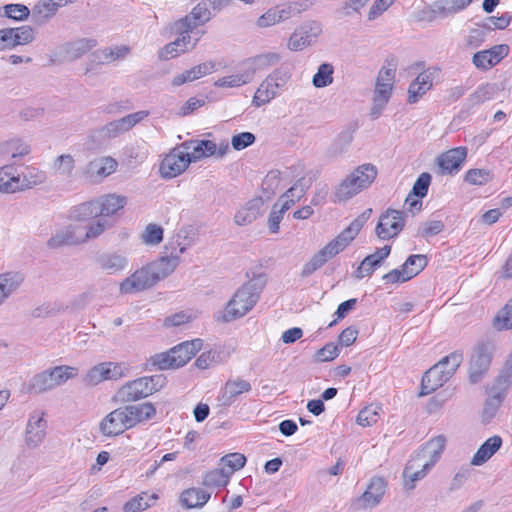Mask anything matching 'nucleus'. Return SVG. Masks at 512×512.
<instances>
[{
	"label": "nucleus",
	"mask_w": 512,
	"mask_h": 512,
	"mask_svg": "<svg viewBox=\"0 0 512 512\" xmlns=\"http://www.w3.org/2000/svg\"><path fill=\"white\" fill-rule=\"evenodd\" d=\"M210 493L200 488H189L182 492L180 501L187 508L202 507L210 499Z\"/></svg>",
	"instance_id": "a18cd8bd"
},
{
	"label": "nucleus",
	"mask_w": 512,
	"mask_h": 512,
	"mask_svg": "<svg viewBox=\"0 0 512 512\" xmlns=\"http://www.w3.org/2000/svg\"><path fill=\"white\" fill-rule=\"evenodd\" d=\"M193 162L186 150L174 149L162 160L160 173L164 178L171 179L183 173Z\"/></svg>",
	"instance_id": "dca6fc26"
},
{
	"label": "nucleus",
	"mask_w": 512,
	"mask_h": 512,
	"mask_svg": "<svg viewBox=\"0 0 512 512\" xmlns=\"http://www.w3.org/2000/svg\"><path fill=\"white\" fill-rule=\"evenodd\" d=\"M503 441L499 435L488 438L474 454L471 464L480 466L487 462L502 446Z\"/></svg>",
	"instance_id": "f704fd0d"
},
{
	"label": "nucleus",
	"mask_w": 512,
	"mask_h": 512,
	"mask_svg": "<svg viewBox=\"0 0 512 512\" xmlns=\"http://www.w3.org/2000/svg\"><path fill=\"white\" fill-rule=\"evenodd\" d=\"M463 361V354L459 351L443 357L437 364L427 370L421 381L420 396L433 393L442 387L457 371Z\"/></svg>",
	"instance_id": "7ed1b4c3"
},
{
	"label": "nucleus",
	"mask_w": 512,
	"mask_h": 512,
	"mask_svg": "<svg viewBox=\"0 0 512 512\" xmlns=\"http://www.w3.org/2000/svg\"><path fill=\"white\" fill-rule=\"evenodd\" d=\"M130 53L126 45L110 46L98 49L91 54V61L96 65L110 64L117 60H123Z\"/></svg>",
	"instance_id": "c85d7f7f"
},
{
	"label": "nucleus",
	"mask_w": 512,
	"mask_h": 512,
	"mask_svg": "<svg viewBox=\"0 0 512 512\" xmlns=\"http://www.w3.org/2000/svg\"><path fill=\"white\" fill-rule=\"evenodd\" d=\"M230 476L226 472V468L220 466L207 472L203 478V485L206 487H223L229 481Z\"/></svg>",
	"instance_id": "de8ad7c7"
},
{
	"label": "nucleus",
	"mask_w": 512,
	"mask_h": 512,
	"mask_svg": "<svg viewBox=\"0 0 512 512\" xmlns=\"http://www.w3.org/2000/svg\"><path fill=\"white\" fill-rule=\"evenodd\" d=\"M98 207L99 206L96 202V199L83 202L71 209L70 218L75 221H88L90 219L96 218L100 216Z\"/></svg>",
	"instance_id": "c03bdc74"
},
{
	"label": "nucleus",
	"mask_w": 512,
	"mask_h": 512,
	"mask_svg": "<svg viewBox=\"0 0 512 512\" xmlns=\"http://www.w3.org/2000/svg\"><path fill=\"white\" fill-rule=\"evenodd\" d=\"M494 327L497 330L512 329V299L496 315Z\"/></svg>",
	"instance_id": "5fc2aeb1"
},
{
	"label": "nucleus",
	"mask_w": 512,
	"mask_h": 512,
	"mask_svg": "<svg viewBox=\"0 0 512 512\" xmlns=\"http://www.w3.org/2000/svg\"><path fill=\"white\" fill-rule=\"evenodd\" d=\"M124 363L102 362L88 370L84 381L90 386H96L106 380H118L126 375Z\"/></svg>",
	"instance_id": "9d476101"
},
{
	"label": "nucleus",
	"mask_w": 512,
	"mask_h": 512,
	"mask_svg": "<svg viewBox=\"0 0 512 512\" xmlns=\"http://www.w3.org/2000/svg\"><path fill=\"white\" fill-rule=\"evenodd\" d=\"M345 247L336 238L331 240L321 250L314 254L311 259L303 266L301 277L310 276L316 270L321 268L329 259L342 252Z\"/></svg>",
	"instance_id": "a211bd4d"
},
{
	"label": "nucleus",
	"mask_w": 512,
	"mask_h": 512,
	"mask_svg": "<svg viewBox=\"0 0 512 512\" xmlns=\"http://www.w3.org/2000/svg\"><path fill=\"white\" fill-rule=\"evenodd\" d=\"M46 421L42 415L34 413L30 416L26 427V443L28 446L37 447L45 438Z\"/></svg>",
	"instance_id": "7c9ffc66"
},
{
	"label": "nucleus",
	"mask_w": 512,
	"mask_h": 512,
	"mask_svg": "<svg viewBox=\"0 0 512 512\" xmlns=\"http://www.w3.org/2000/svg\"><path fill=\"white\" fill-rule=\"evenodd\" d=\"M98 204V212L102 217L115 215L119 210L123 209L127 203V197L118 194H107L96 199Z\"/></svg>",
	"instance_id": "473e14b6"
},
{
	"label": "nucleus",
	"mask_w": 512,
	"mask_h": 512,
	"mask_svg": "<svg viewBox=\"0 0 512 512\" xmlns=\"http://www.w3.org/2000/svg\"><path fill=\"white\" fill-rule=\"evenodd\" d=\"M43 181V174L35 175L33 180H29L28 177L25 176L24 180L21 181L19 176L14 175L13 165H4L0 168V192L3 193H14L25 187L42 183Z\"/></svg>",
	"instance_id": "ddd939ff"
},
{
	"label": "nucleus",
	"mask_w": 512,
	"mask_h": 512,
	"mask_svg": "<svg viewBox=\"0 0 512 512\" xmlns=\"http://www.w3.org/2000/svg\"><path fill=\"white\" fill-rule=\"evenodd\" d=\"M187 347L183 342L170 349L171 358L176 363V368L184 366L191 359V352H188Z\"/></svg>",
	"instance_id": "774afa93"
},
{
	"label": "nucleus",
	"mask_w": 512,
	"mask_h": 512,
	"mask_svg": "<svg viewBox=\"0 0 512 512\" xmlns=\"http://www.w3.org/2000/svg\"><path fill=\"white\" fill-rule=\"evenodd\" d=\"M432 85V74L428 71L421 72L409 86V103H416L421 96L432 88Z\"/></svg>",
	"instance_id": "58836bf2"
},
{
	"label": "nucleus",
	"mask_w": 512,
	"mask_h": 512,
	"mask_svg": "<svg viewBox=\"0 0 512 512\" xmlns=\"http://www.w3.org/2000/svg\"><path fill=\"white\" fill-rule=\"evenodd\" d=\"M443 229L444 223L441 220H430L420 225L418 235L423 238H429L438 235Z\"/></svg>",
	"instance_id": "e2e57ef3"
},
{
	"label": "nucleus",
	"mask_w": 512,
	"mask_h": 512,
	"mask_svg": "<svg viewBox=\"0 0 512 512\" xmlns=\"http://www.w3.org/2000/svg\"><path fill=\"white\" fill-rule=\"evenodd\" d=\"M125 411L131 428L137 424L148 421L156 415V408L151 402L137 405H126Z\"/></svg>",
	"instance_id": "2f4dec72"
},
{
	"label": "nucleus",
	"mask_w": 512,
	"mask_h": 512,
	"mask_svg": "<svg viewBox=\"0 0 512 512\" xmlns=\"http://www.w3.org/2000/svg\"><path fill=\"white\" fill-rule=\"evenodd\" d=\"M15 46L31 43L35 38L34 29L28 25L13 28Z\"/></svg>",
	"instance_id": "338daca9"
},
{
	"label": "nucleus",
	"mask_w": 512,
	"mask_h": 512,
	"mask_svg": "<svg viewBox=\"0 0 512 512\" xmlns=\"http://www.w3.org/2000/svg\"><path fill=\"white\" fill-rule=\"evenodd\" d=\"M472 3V0H438L433 5V12L442 17L453 15Z\"/></svg>",
	"instance_id": "79ce46f5"
},
{
	"label": "nucleus",
	"mask_w": 512,
	"mask_h": 512,
	"mask_svg": "<svg viewBox=\"0 0 512 512\" xmlns=\"http://www.w3.org/2000/svg\"><path fill=\"white\" fill-rule=\"evenodd\" d=\"M30 151V146L20 139H12L0 145V154L9 156L11 159L24 157L28 155Z\"/></svg>",
	"instance_id": "37998d69"
},
{
	"label": "nucleus",
	"mask_w": 512,
	"mask_h": 512,
	"mask_svg": "<svg viewBox=\"0 0 512 512\" xmlns=\"http://www.w3.org/2000/svg\"><path fill=\"white\" fill-rule=\"evenodd\" d=\"M267 279L264 273L254 275L245 282L233 295L226 305V311L222 316L223 321L230 322L246 315L256 305L260 294L266 285Z\"/></svg>",
	"instance_id": "f03ea898"
},
{
	"label": "nucleus",
	"mask_w": 512,
	"mask_h": 512,
	"mask_svg": "<svg viewBox=\"0 0 512 512\" xmlns=\"http://www.w3.org/2000/svg\"><path fill=\"white\" fill-rule=\"evenodd\" d=\"M445 442L446 440L442 435L431 439L408 461L403 471L405 485L408 489H413L415 487L414 483L424 478L440 459Z\"/></svg>",
	"instance_id": "f257e3e1"
},
{
	"label": "nucleus",
	"mask_w": 512,
	"mask_h": 512,
	"mask_svg": "<svg viewBox=\"0 0 512 512\" xmlns=\"http://www.w3.org/2000/svg\"><path fill=\"white\" fill-rule=\"evenodd\" d=\"M78 244H81L79 225H68L62 229H59L47 241V247L50 249H58L63 246Z\"/></svg>",
	"instance_id": "a878e982"
},
{
	"label": "nucleus",
	"mask_w": 512,
	"mask_h": 512,
	"mask_svg": "<svg viewBox=\"0 0 512 512\" xmlns=\"http://www.w3.org/2000/svg\"><path fill=\"white\" fill-rule=\"evenodd\" d=\"M512 387V353L506 360L503 368L493 381L486 387L487 395L505 400L509 389Z\"/></svg>",
	"instance_id": "412c9836"
},
{
	"label": "nucleus",
	"mask_w": 512,
	"mask_h": 512,
	"mask_svg": "<svg viewBox=\"0 0 512 512\" xmlns=\"http://www.w3.org/2000/svg\"><path fill=\"white\" fill-rule=\"evenodd\" d=\"M78 375V369L72 366L60 365L44 370L32 377L28 391L31 393H44L63 385L69 379Z\"/></svg>",
	"instance_id": "39448f33"
},
{
	"label": "nucleus",
	"mask_w": 512,
	"mask_h": 512,
	"mask_svg": "<svg viewBox=\"0 0 512 512\" xmlns=\"http://www.w3.org/2000/svg\"><path fill=\"white\" fill-rule=\"evenodd\" d=\"M492 179L488 169H470L464 176V181L471 185H484Z\"/></svg>",
	"instance_id": "4d7b16f0"
},
{
	"label": "nucleus",
	"mask_w": 512,
	"mask_h": 512,
	"mask_svg": "<svg viewBox=\"0 0 512 512\" xmlns=\"http://www.w3.org/2000/svg\"><path fill=\"white\" fill-rule=\"evenodd\" d=\"M130 428L124 406L107 414L99 425L100 432L106 437L118 436Z\"/></svg>",
	"instance_id": "6ab92c4d"
},
{
	"label": "nucleus",
	"mask_w": 512,
	"mask_h": 512,
	"mask_svg": "<svg viewBox=\"0 0 512 512\" xmlns=\"http://www.w3.org/2000/svg\"><path fill=\"white\" fill-rule=\"evenodd\" d=\"M432 176L428 172L421 173L416 179L412 191L410 192L413 196L418 198H424L431 184Z\"/></svg>",
	"instance_id": "bf43d9fd"
},
{
	"label": "nucleus",
	"mask_w": 512,
	"mask_h": 512,
	"mask_svg": "<svg viewBox=\"0 0 512 512\" xmlns=\"http://www.w3.org/2000/svg\"><path fill=\"white\" fill-rule=\"evenodd\" d=\"M251 389V383L245 379L240 377L228 379L216 398L218 406H231L240 395L250 392Z\"/></svg>",
	"instance_id": "f3484780"
},
{
	"label": "nucleus",
	"mask_w": 512,
	"mask_h": 512,
	"mask_svg": "<svg viewBox=\"0 0 512 512\" xmlns=\"http://www.w3.org/2000/svg\"><path fill=\"white\" fill-rule=\"evenodd\" d=\"M96 46L97 41L93 38H79L61 45L56 55L61 61L72 62L81 58Z\"/></svg>",
	"instance_id": "aec40b11"
},
{
	"label": "nucleus",
	"mask_w": 512,
	"mask_h": 512,
	"mask_svg": "<svg viewBox=\"0 0 512 512\" xmlns=\"http://www.w3.org/2000/svg\"><path fill=\"white\" fill-rule=\"evenodd\" d=\"M142 240L145 244L157 245L163 240V229L157 224H148L143 235Z\"/></svg>",
	"instance_id": "680f3d73"
},
{
	"label": "nucleus",
	"mask_w": 512,
	"mask_h": 512,
	"mask_svg": "<svg viewBox=\"0 0 512 512\" xmlns=\"http://www.w3.org/2000/svg\"><path fill=\"white\" fill-rule=\"evenodd\" d=\"M386 490V483L381 477H373L367 489L359 497L358 503L362 508H373L378 505Z\"/></svg>",
	"instance_id": "bb28decb"
},
{
	"label": "nucleus",
	"mask_w": 512,
	"mask_h": 512,
	"mask_svg": "<svg viewBox=\"0 0 512 512\" xmlns=\"http://www.w3.org/2000/svg\"><path fill=\"white\" fill-rule=\"evenodd\" d=\"M148 115L149 112L144 110L126 115L120 119L107 123L104 127H102L101 132L106 137L115 138L120 134L129 131L136 124L144 120Z\"/></svg>",
	"instance_id": "4be33fe9"
},
{
	"label": "nucleus",
	"mask_w": 512,
	"mask_h": 512,
	"mask_svg": "<svg viewBox=\"0 0 512 512\" xmlns=\"http://www.w3.org/2000/svg\"><path fill=\"white\" fill-rule=\"evenodd\" d=\"M406 213L404 211L387 209L379 217L375 233L381 240L396 237L405 227Z\"/></svg>",
	"instance_id": "6e6552de"
},
{
	"label": "nucleus",
	"mask_w": 512,
	"mask_h": 512,
	"mask_svg": "<svg viewBox=\"0 0 512 512\" xmlns=\"http://www.w3.org/2000/svg\"><path fill=\"white\" fill-rule=\"evenodd\" d=\"M147 365L156 367L159 370L176 369V363L172 361L170 350L151 356Z\"/></svg>",
	"instance_id": "13d9d810"
},
{
	"label": "nucleus",
	"mask_w": 512,
	"mask_h": 512,
	"mask_svg": "<svg viewBox=\"0 0 512 512\" xmlns=\"http://www.w3.org/2000/svg\"><path fill=\"white\" fill-rule=\"evenodd\" d=\"M97 265L108 272V274H115L124 270L128 264L127 258L118 253H103L96 259Z\"/></svg>",
	"instance_id": "4c0bfd02"
},
{
	"label": "nucleus",
	"mask_w": 512,
	"mask_h": 512,
	"mask_svg": "<svg viewBox=\"0 0 512 512\" xmlns=\"http://www.w3.org/2000/svg\"><path fill=\"white\" fill-rule=\"evenodd\" d=\"M263 201L261 198H254L241 207L234 216V221L239 226L249 225L261 214Z\"/></svg>",
	"instance_id": "72a5a7b5"
},
{
	"label": "nucleus",
	"mask_w": 512,
	"mask_h": 512,
	"mask_svg": "<svg viewBox=\"0 0 512 512\" xmlns=\"http://www.w3.org/2000/svg\"><path fill=\"white\" fill-rule=\"evenodd\" d=\"M216 13L211 9L207 0L200 1L189 15L174 22V29L177 32H192L200 25L209 22Z\"/></svg>",
	"instance_id": "1a4fd4ad"
},
{
	"label": "nucleus",
	"mask_w": 512,
	"mask_h": 512,
	"mask_svg": "<svg viewBox=\"0 0 512 512\" xmlns=\"http://www.w3.org/2000/svg\"><path fill=\"white\" fill-rule=\"evenodd\" d=\"M334 68L329 63H322L313 76L312 83L316 88H324L333 82Z\"/></svg>",
	"instance_id": "603ef678"
},
{
	"label": "nucleus",
	"mask_w": 512,
	"mask_h": 512,
	"mask_svg": "<svg viewBox=\"0 0 512 512\" xmlns=\"http://www.w3.org/2000/svg\"><path fill=\"white\" fill-rule=\"evenodd\" d=\"M180 148L189 152L193 162L216 154L217 144L211 140H187Z\"/></svg>",
	"instance_id": "cd10ccee"
},
{
	"label": "nucleus",
	"mask_w": 512,
	"mask_h": 512,
	"mask_svg": "<svg viewBox=\"0 0 512 512\" xmlns=\"http://www.w3.org/2000/svg\"><path fill=\"white\" fill-rule=\"evenodd\" d=\"M111 226L112 224L104 218L98 219L97 221L91 223L87 228L80 226L81 243H84L89 239L99 237Z\"/></svg>",
	"instance_id": "49530a36"
},
{
	"label": "nucleus",
	"mask_w": 512,
	"mask_h": 512,
	"mask_svg": "<svg viewBox=\"0 0 512 512\" xmlns=\"http://www.w3.org/2000/svg\"><path fill=\"white\" fill-rule=\"evenodd\" d=\"M157 496L155 494L148 496L146 493L139 494L129 501H127L123 506L124 512H140L144 511L150 507L149 500H156Z\"/></svg>",
	"instance_id": "8fccbe9b"
},
{
	"label": "nucleus",
	"mask_w": 512,
	"mask_h": 512,
	"mask_svg": "<svg viewBox=\"0 0 512 512\" xmlns=\"http://www.w3.org/2000/svg\"><path fill=\"white\" fill-rule=\"evenodd\" d=\"M24 275L10 271L0 274V306H2L21 286Z\"/></svg>",
	"instance_id": "c756f323"
},
{
	"label": "nucleus",
	"mask_w": 512,
	"mask_h": 512,
	"mask_svg": "<svg viewBox=\"0 0 512 512\" xmlns=\"http://www.w3.org/2000/svg\"><path fill=\"white\" fill-rule=\"evenodd\" d=\"M178 245L179 251L177 253L171 252L170 256L161 257L148 264L157 282L169 276L179 265V254L186 251V246H182L181 243H178Z\"/></svg>",
	"instance_id": "393cba45"
},
{
	"label": "nucleus",
	"mask_w": 512,
	"mask_h": 512,
	"mask_svg": "<svg viewBox=\"0 0 512 512\" xmlns=\"http://www.w3.org/2000/svg\"><path fill=\"white\" fill-rule=\"evenodd\" d=\"M376 176L377 169L374 165L368 163L358 166L337 186L335 198L339 202L351 199L363 189L368 188Z\"/></svg>",
	"instance_id": "20e7f679"
},
{
	"label": "nucleus",
	"mask_w": 512,
	"mask_h": 512,
	"mask_svg": "<svg viewBox=\"0 0 512 512\" xmlns=\"http://www.w3.org/2000/svg\"><path fill=\"white\" fill-rule=\"evenodd\" d=\"M151 395L146 378L140 377L122 385L115 393L113 399L119 403H131Z\"/></svg>",
	"instance_id": "2eb2a0df"
},
{
	"label": "nucleus",
	"mask_w": 512,
	"mask_h": 512,
	"mask_svg": "<svg viewBox=\"0 0 512 512\" xmlns=\"http://www.w3.org/2000/svg\"><path fill=\"white\" fill-rule=\"evenodd\" d=\"M428 264V259L425 255L415 254L410 255L404 264L403 268L407 271L410 279L417 276Z\"/></svg>",
	"instance_id": "09e8293b"
},
{
	"label": "nucleus",
	"mask_w": 512,
	"mask_h": 512,
	"mask_svg": "<svg viewBox=\"0 0 512 512\" xmlns=\"http://www.w3.org/2000/svg\"><path fill=\"white\" fill-rule=\"evenodd\" d=\"M492 361L490 344L479 343L475 346L469 361L468 378L471 384H477L486 376Z\"/></svg>",
	"instance_id": "0eeeda50"
},
{
	"label": "nucleus",
	"mask_w": 512,
	"mask_h": 512,
	"mask_svg": "<svg viewBox=\"0 0 512 512\" xmlns=\"http://www.w3.org/2000/svg\"><path fill=\"white\" fill-rule=\"evenodd\" d=\"M230 356V352L225 351L221 348L211 349L209 351L203 352L196 359V366L200 369H207L215 364H220L225 362Z\"/></svg>",
	"instance_id": "a19ab883"
},
{
	"label": "nucleus",
	"mask_w": 512,
	"mask_h": 512,
	"mask_svg": "<svg viewBox=\"0 0 512 512\" xmlns=\"http://www.w3.org/2000/svg\"><path fill=\"white\" fill-rule=\"evenodd\" d=\"M378 267H380L378 260L368 255L362 260L359 267L354 271V276L357 279H362L366 276H370Z\"/></svg>",
	"instance_id": "0e129e2a"
},
{
	"label": "nucleus",
	"mask_w": 512,
	"mask_h": 512,
	"mask_svg": "<svg viewBox=\"0 0 512 512\" xmlns=\"http://www.w3.org/2000/svg\"><path fill=\"white\" fill-rule=\"evenodd\" d=\"M322 33V26L317 21H309L298 27L290 36L288 48L291 51H301L316 41Z\"/></svg>",
	"instance_id": "4468645a"
},
{
	"label": "nucleus",
	"mask_w": 512,
	"mask_h": 512,
	"mask_svg": "<svg viewBox=\"0 0 512 512\" xmlns=\"http://www.w3.org/2000/svg\"><path fill=\"white\" fill-rule=\"evenodd\" d=\"M171 31L177 35V38L167 44L159 53V57L161 59H169L178 56L181 53H184L186 51H189L193 49L199 38H196L194 41H192V37L190 36L191 32H177L174 29V23L171 26Z\"/></svg>",
	"instance_id": "5701e85b"
},
{
	"label": "nucleus",
	"mask_w": 512,
	"mask_h": 512,
	"mask_svg": "<svg viewBox=\"0 0 512 512\" xmlns=\"http://www.w3.org/2000/svg\"><path fill=\"white\" fill-rule=\"evenodd\" d=\"M498 91L497 85L493 83H485L478 86L466 99V109L471 110L475 106H479L488 100L494 99Z\"/></svg>",
	"instance_id": "c9c22d12"
},
{
	"label": "nucleus",
	"mask_w": 512,
	"mask_h": 512,
	"mask_svg": "<svg viewBox=\"0 0 512 512\" xmlns=\"http://www.w3.org/2000/svg\"><path fill=\"white\" fill-rule=\"evenodd\" d=\"M60 6V3H54L53 0H40L32 9V20L43 24L55 15Z\"/></svg>",
	"instance_id": "ea45409f"
},
{
	"label": "nucleus",
	"mask_w": 512,
	"mask_h": 512,
	"mask_svg": "<svg viewBox=\"0 0 512 512\" xmlns=\"http://www.w3.org/2000/svg\"><path fill=\"white\" fill-rule=\"evenodd\" d=\"M5 16L13 20L22 21L28 18L30 10L23 4H8L4 6Z\"/></svg>",
	"instance_id": "69168bd1"
},
{
	"label": "nucleus",
	"mask_w": 512,
	"mask_h": 512,
	"mask_svg": "<svg viewBox=\"0 0 512 512\" xmlns=\"http://www.w3.org/2000/svg\"><path fill=\"white\" fill-rule=\"evenodd\" d=\"M372 214V209L368 208L361 213L356 219H354L350 225L344 229L338 236L335 238L342 243V245L346 248L352 240L357 236L360 232L364 224L370 218Z\"/></svg>",
	"instance_id": "e433bc0d"
},
{
	"label": "nucleus",
	"mask_w": 512,
	"mask_h": 512,
	"mask_svg": "<svg viewBox=\"0 0 512 512\" xmlns=\"http://www.w3.org/2000/svg\"><path fill=\"white\" fill-rule=\"evenodd\" d=\"M54 168L60 175L71 177L75 168V160L70 154H62L56 158Z\"/></svg>",
	"instance_id": "6e6d98bb"
},
{
	"label": "nucleus",
	"mask_w": 512,
	"mask_h": 512,
	"mask_svg": "<svg viewBox=\"0 0 512 512\" xmlns=\"http://www.w3.org/2000/svg\"><path fill=\"white\" fill-rule=\"evenodd\" d=\"M466 157V147H456L442 153L437 159L441 173L450 175L458 173L462 168Z\"/></svg>",
	"instance_id": "b1692460"
},
{
	"label": "nucleus",
	"mask_w": 512,
	"mask_h": 512,
	"mask_svg": "<svg viewBox=\"0 0 512 512\" xmlns=\"http://www.w3.org/2000/svg\"><path fill=\"white\" fill-rule=\"evenodd\" d=\"M245 463L246 457L238 452L227 454L220 459V466L226 468L229 476L243 468Z\"/></svg>",
	"instance_id": "3c124183"
},
{
	"label": "nucleus",
	"mask_w": 512,
	"mask_h": 512,
	"mask_svg": "<svg viewBox=\"0 0 512 512\" xmlns=\"http://www.w3.org/2000/svg\"><path fill=\"white\" fill-rule=\"evenodd\" d=\"M503 402L504 401L498 397L488 395L484 402L481 414V419L484 424H488L492 421Z\"/></svg>",
	"instance_id": "864d4df0"
},
{
	"label": "nucleus",
	"mask_w": 512,
	"mask_h": 512,
	"mask_svg": "<svg viewBox=\"0 0 512 512\" xmlns=\"http://www.w3.org/2000/svg\"><path fill=\"white\" fill-rule=\"evenodd\" d=\"M117 165V161L110 156L97 157L81 170L80 175L91 183H98L114 173Z\"/></svg>",
	"instance_id": "9b49d317"
},
{
	"label": "nucleus",
	"mask_w": 512,
	"mask_h": 512,
	"mask_svg": "<svg viewBox=\"0 0 512 512\" xmlns=\"http://www.w3.org/2000/svg\"><path fill=\"white\" fill-rule=\"evenodd\" d=\"M290 79L291 73L288 68H276L257 88L253 97V104L256 107H261L262 105L269 103L280 93L281 90L285 88Z\"/></svg>",
	"instance_id": "423d86ee"
},
{
	"label": "nucleus",
	"mask_w": 512,
	"mask_h": 512,
	"mask_svg": "<svg viewBox=\"0 0 512 512\" xmlns=\"http://www.w3.org/2000/svg\"><path fill=\"white\" fill-rule=\"evenodd\" d=\"M156 283L153 272L149 265H146L125 278L120 283L119 290L122 294H136L151 288Z\"/></svg>",
	"instance_id": "f8f14e48"
},
{
	"label": "nucleus",
	"mask_w": 512,
	"mask_h": 512,
	"mask_svg": "<svg viewBox=\"0 0 512 512\" xmlns=\"http://www.w3.org/2000/svg\"><path fill=\"white\" fill-rule=\"evenodd\" d=\"M250 81V75L248 73H239L234 75L225 76L219 78L215 82L217 87H239Z\"/></svg>",
	"instance_id": "052dcab7"
}]
</instances>
